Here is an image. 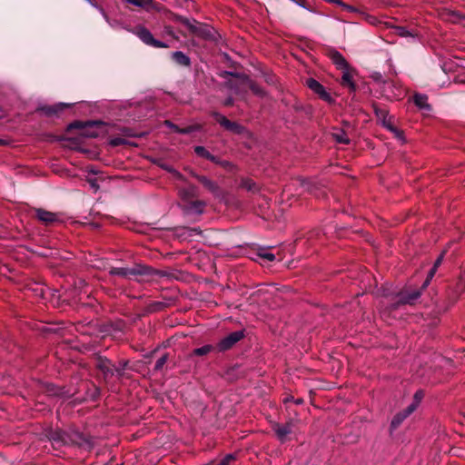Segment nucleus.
Returning <instances> with one entry per match:
<instances>
[{
  "label": "nucleus",
  "instance_id": "nucleus-44",
  "mask_svg": "<svg viewBox=\"0 0 465 465\" xmlns=\"http://www.w3.org/2000/svg\"><path fill=\"white\" fill-rule=\"evenodd\" d=\"M169 35H172L173 37H177L173 33V31H167Z\"/></svg>",
  "mask_w": 465,
  "mask_h": 465
},
{
  "label": "nucleus",
  "instance_id": "nucleus-25",
  "mask_svg": "<svg viewBox=\"0 0 465 465\" xmlns=\"http://www.w3.org/2000/svg\"><path fill=\"white\" fill-rule=\"evenodd\" d=\"M241 186L247 191H255L256 190V184L253 181L246 179L242 181Z\"/></svg>",
  "mask_w": 465,
  "mask_h": 465
},
{
  "label": "nucleus",
  "instance_id": "nucleus-12",
  "mask_svg": "<svg viewBox=\"0 0 465 465\" xmlns=\"http://www.w3.org/2000/svg\"><path fill=\"white\" fill-rule=\"evenodd\" d=\"M275 433L278 438L283 441L286 440V437L292 432V423L288 422L283 425L277 424L274 427Z\"/></svg>",
  "mask_w": 465,
  "mask_h": 465
},
{
  "label": "nucleus",
  "instance_id": "nucleus-37",
  "mask_svg": "<svg viewBox=\"0 0 465 465\" xmlns=\"http://www.w3.org/2000/svg\"><path fill=\"white\" fill-rule=\"evenodd\" d=\"M252 90L254 94H259V95H262L263 94V92L262 91V89L256 85H252Z\"/></svg>",
  "mask_w": 465,
  "mask_h": 465
},
{
  "label": "nucleus",
  "instance_id": "nucleus-7",
  "mask_svg": "<svg viewBox=\"0 0 465 465\" xmlns=\"http://www.w3.org/2000/svg\"><path fill=\"white\" fill-rule=\"evenodd\" d=\"M416 410V404L415 403H411V405H409L407 407L406 410H404L402 412H399L397 413L392 420H391V427L392 429H396L397 427H399L401 422L409 416L411 415L414 411Z\"/></svg>",
  "mask_w": 465,
  "mask_h": 465
},
{
  "label": "nucleus",
  "instance_id": "nucleus-24",
  "mask_svg": "<svg viewBox=\"0 0 465 465\" xmlns=\"http://www.w3.org/2000/svg\"><path fill=\"white\" fill-rule=\"evenodd\" d=\"M257 255L262 259L266 260L268 262H272L275 259V256L273 253L268 252L267 250L262 249L258 252Z\"/></svg>",
  "mask_w": 465,
  "mask_h": 465
},
{
  "label": "nucleus",
  "instance_id": "nucleus-19",
  "mask_svg": "<svg viewBox=\"0 0 465 465\" xmlns=\"http://www.w3.org/2000/svg\"><path fill=\"white\" fill-rule=\"evenodd\" d=\"M173 59L181 65H189L190 59L182 52H174L173 54Z\"/></svg>",
  "mask_w": 465,
  "mask_h": 465
},
{
  "label": "nucleus",
  "instance_id": "nucleus-33",
  "mask_svg": "<svg viewBox=\"0 0 465 465\" xmlns=\"http://www.w3.org/2000/svg\"><path fill=\"white\" fill-rule=\"evenodd\" d=\"M183 24L187 26V29H190V30H193V29H199L197 26H196V21H193V23H191L188 19H183Z\"/></svg>",
  "mask_w": 465,
  "mask_h": 465
},
{
  "label": "nucleus",
  "instance_id": "nucleus-30",
  "mask_svg": "<svg viewBox=\"0 0 465 465\" xmlns=\"http://www.w3.org/2000/svg\"><path fill=\"white\" fill-rule=\"evenodd\" d=\"M166 361H167L166 355H163L162 357H160L155 362L154 370H156V371L161 370L163 367V365L166 363Z\"/></svg>",
  "mask_w": 465,
  "mask_h": 465
},
{
  "label": "nucleus",
  "instance_id": "nucleus-10",
  "mask_svg": "<svg viewBox=\"0 0 465 465\" xmlns=\"http://www.w3.org/2000/svg\"><path fill=\"white\" fill-rule=\"evenodd\" d=\"M328 56L340 69H346L349 65L342 54L334 49L329 50Z\"/></svg>",
  "mask_w": 465,
  "mask_h": 465
},
{
  "label": "nucleus",
  "instance_id": "nucleus-35",
  "mask_svg": "<svg viewBox=\"0 0 465 465\" xmlns=\"http://www.w3.org/2000/svg\"><path fill=\"white\" fill-rule=\"evenodd\" d=\"M90 186L96 192L99 189V185L95 179H88Z\"/></svg>",
  "mask_w": 465,
  "mask_h": 465
},
{
  "label": "nucleus",
  "instance_id": "nucleus-39",
  "mask_svg": "<svg viewBox=\"0 0 465 465\" xmlns=\"http://www.w3.org/2000/svg\"><path fill=\"white\" fill-rule=\"evenodd\" d=\"M376 22H377V19L375 17H370L371 25H377Z\"/></svg>",
  "mask_w": 465,
  "mask_h": 465
},
{
  "label": "nucleus",
  "instance_id": "nucleus-26",
  "mask_svg": "<svg viewBox=\"0 0 465 465\" xmlns=\"http://www.w3.org/2000/svg\"><path fill=\"white\" fill-rule=\"evenodd\" d=\"M180 193L183 197H187V196L193 197L196 195V188L194 186L190 185L188 187V189L181 190Z\"/></svg>",
  "mask_w": 465,
  "mask_h": 465
},
{
  "label": "nucleus",
  "instance_id": "nucleus-3",
  "mask_svg": "<svg viewBox=\"0 0 465 465\" xmlns=\"http://www.w3.org/2000/svg\"><path fill=\"white\" fill-rule=\"evenodd\" d=\"M35 217L45 225H49L60 221V218L57 213L49 212L42 208L35 209Z\"/></svg>",
  "mask_w": 465,
  "mask_h": 465
},
{
  "label": "nucleus",
  "instance_id": "nucleus-9",
  "mask_svg": "<svg viewBox=\"0 0 465 465\" xmlns=\"http://www.w3.org/2000/svg\"><path fill=\"white\" fill-rule=\"evenodd\" d=\"M420 296V291L403 292L399 295L398 304H412Z\"/></svg>",
  "mask_w": 465,
  "mask_h": 465
},
{
  "label": "nucleus",
  "instance_id": "nucleus-34",
  "mask_svg": "<svg viewBox=\"0 0 465 465\" xmlns=\"http://www.w3.org/2000/svg\"><path fill=\"white\" fill-rule=\"evenodd\" d=\"M413 31H407V30H404V31H400V35L401 37H411V38H415L417 37V34H413L412 33Z\"/></svg>",
  "mask_w": 465,
  "mask_h": 465
},
{
  "label": "nucleus",
  "instance_id": "nucleus-15",
  "mask_svg": "<svg viewBox=\"0 0 465 465\" xmlns=\"http://www.w3.org/2000/svg\"><path fill=\"white\" fill-rule=\"evenodd\" d=\"M134 5L145 8L147 10L156 9L157 4L153 0H125Z\"/></svg>",
  "mask_w": 465,
  "mask_h": 465
},
{
  "label": "nucleus",
  "instance_id": "nucleus-2",
  "mask_svg": "<svg viewBox=\"0 0 465 465\" xmlns=\"http://www.w3.org/2000/svg\"><path fill=\"white\" fill-rule=\"evenodd\" d=\"M138 38L143 41L145 45L153 47H168L169 45L165 42L156 40L152 35L151 31H134Z\"/></svg>",
  "mask_w": 465,
  "mask_h": 465
},
{
  "label": "nucleus",
  "instance_id": "nucleus-42",
  "mask_svg": "<svg viewBox=\"0 0 465 465\" xmlns=\"http://www.w3.org/2000/svg\"><path fill=\"white\" fill-rule=\"evenodd\" d=\"M342 6L347 10H353V8L346 4L343 3Z\"/></svg>",
  "mask_w": 465,
  "mask_h": 465
},
{
  "label": "nucleus",
  "instance_id": "nucleus-43",
  "mask_svg": "<svg viewBox=\"0 0 465 465\" xmlns=\"http://www.w3.org/2000/svg\"><path fill=\"white\" fill-rule=\"evenodd\" d=\"M94 124H96V123H95V122H88V123H86V126H89V127H92V126H94Z\"/></svg>",
  "mask_w": 465,
  "mask_h": 465
},
{
  "label": "nucleus",
  "instance_id": "nucleus-8",
  "mask_svg": "<svg viewBox=\"0 0 465 465\" xmlns=\"http://www.w3.org/2000/svg\"><path fill=\"white\" fill-rule=\"evenodd\" d=\"M96 366L104 374V377L113 376L114 371H117L114 365L107 359H98Z\"/></svg>",
  "mask_w": 465,
  "mask_h": 465
},
{
  "label": "nucleus",
  "instance_id": "nucleus-28",
  "mask_svg": "<svg viewBox=\"0 0 465 465\" xmlns=\"http://www.w3.org/2000/svg\"><path fill=\"white\" fill-rule=\"evenodd\" d=\"M228 130L235 134H241L243 131V127L237 123L232 122Z\"/></svg>",
  "mask_w": 465,
  "mask_h": 465
},
{
  "label": "nucleus",
  "instance_id": "nucleus-46",
  "mask_svg": "<svg viewBox=\"0 0 465 465\" xmlns=\"http://www.w3.org/2000/svg\"><path fill=\"white\" fill-rule=\"evenodd\" d=\"M302 401V400H297L296 403H301Z\"/></svg>",
  "mask_w": 465,
  "mask_h": 465
},
{
  "label": "nucleus",
  "instance_id": "nucleus-41",
  "mask_svg": "<svg viewBox=\"0 0 465 465\" xmlns=\"http://www.w3.org/2000/svg\"><path fill=\"white\" fill-rule=\"evenodd\" d=\"M390 29L401 30V29H405V28L403 26H400V25H393V26H391Z\"/></svg>",
  "mask_w": 465,
  "mask_h": 465
},
{
  "label": "nucleus",
  "instance_id": "nucleus-4",
  "mask_svg": "<svg viewBox=\"0 0 465 465\" xmlns=\"http://www.w3.org/2000/svg\"><path fill=\"white\" fill-rule=\"evenodd\" d=\"M150 269L149 268H143V269H129V268H124V267H114L110 270V273L112 275H119L124 278H128L131 275H136V274H146L149 273Z\"/></svg>",
  "mask_w": 465,
  "mask_h": 465
},
{
  "label": "nucleus",
  "instance_id": "nucleus-45",
  "mask_svg": "<svg viewBox=\"0 0 465 465\" xmlns=\"http://www.w3.org/2000/svg\"><path fill=\"white\" fill-rule=\"evenodd\" d=\"M231 104H232V101L230 99L225 102L226 105Z\"/></svg>",
  "mask_w": 465,
  "mask_h": 465
},
{
  "label": "nucleus",
  "instance_id": "nucleus-32",
  "mask_svg": "<svg viewBox=\"0 0 465 465\" xmlns=\"http://www.w3.org/2000/svg\"><path fill=\"white\" fill-rule=\"evenodd\" d=\"M233 460L234 456L232 454H228L216 465H229L230 462Z\"/></svg>",
  "mask_w": 465,
  "mask_h": 465
},
{
  "label": "nucleus",
  "instance_id": "nucleus-17",
  "mask_svg": "<svg viewBox=\"0 0 465 465\" xmlns=\"http://www.w3.org/2000/svg\"><path fill=\"white\" fill-rule=\"evenodd\" d=\"M414 103L420 109L430 110V105L427 103V96L424 94H417L414 95Z\"/></svg>",
  "mask_w": 465,
  "mask_h": 465
},
{
  "label": "nucleus",
  "instance_id": "nucleus-21",
  "mask_svg": "<svg viewBox=\"0 0 465 465\" xmlns=\"http://www.w3.org/2000/svg\"><path fill=\"white\" fill-rule=\"evenodd\" d=\"M213 350H214V347L213 345L208 344V345H204L203 347L194 349L193 353V355H196V356H203V355L210 353Z\"/></svg>",
  "mask_w": 465,
  "mask_h": 465
},
{
  "label": "nucleus",
  "instance_id": "nucleus-29",
  "mask_svg": "<svg viewBox=\"0 0 465 465\" xmlns=\"http://www.w3.org/2000/svg\"><path fill=\"white\" fill-rule=\"evenodd\" d=\"M193 33H196L198 36L203 38H212L213 40L216 41V38L213 35H211L212 31H192Z\"/></svg>",
  "mask_w": 465,
  "mask_h": 465
},
{
  "label": "nucleus",
  "instance_id": "nucleus-20",
  "mask_svg": "<svg viewBox=\"0 0 465 465\" xmlns=\"http://www.w3.org/2000/svg\"><path fill=\"white\" fill-rule=\"evenodd\" d=\"M332 137L339 143L347 144L350 143V139L343 130H338L332 133Z\"/></svg>",
  "mask_w": 465,
  "mask_h": 465
},
{
  "label": "nucleus",
  "instance_id": "nucleus-11",
  "mask_svg": "<svg viewBox=\"0 0 465 465\" xmlns=\"http://www.w3.org/2000/svg\"><path fill=\"white\" fill-rule=\"evenodd\" d=\"M204 205L202 201H190L184 204V210L189 214H201L203 212Z\"/></svg>",
  "mask_w": 465,
  "mask_h": 465
},
{
  "label": "nucleus",
  "instance_id": "nucleus-31",
  "mask_svg": "<svg viewBox=\"0 0 465 465\" xmlns=\"http://www.w3.org/2000/svg\"><path fill=\"white\" fill-rule=\"evenodd\" d=\"M163 168L165 170H167L168 172L172 173L176 179L181 180V181L184 180L183 174H181L179 172H177L173 168H172L170 166H163Z\"/></svg>",
  "mask_w": 465,
  "mask_h": 465
},
{
  "label": "nucleus",
  "instance_id": "nucleus-1",
  "mask_svg": "<svg viewBox=\"0 0 465 465\" xmlns=\"http://www.w3.org/2000/svg\"><path fill=\"white\" fill-rule=\"evenodd\" d=\"M244 334L242 331H237L231 332L226 337L222 339L218 344L217 349L219 351H225L231 349L236 342L243 338Z\"/></svg>",
  "mask_w": 465,
  "mask_h": 465
},
{
  "label": "nucleus",
  "instance_id": "nucleus-27",
  "mask_svg": "<svg viewBox=\"0 0 465 465\" xmlns=\"http://www.w3.org/2000/svg\"><path fill=\"white\" fill-rule=\"evenodd\" d=\"M443 255H444V253H441L440 255V257L435 261L433 267L430 269V271L429 272V279H431L433 277V275L435 274L438 266H440L442 262Z\"/></svg>",
  "mask_w": 465,
  "mask_h": 465
},
{
  "label": "nucleus",
  "instance_id": "nucleus-40",
  "mask_svg": "<svg viewBox=\"0 0 465 465\" xmlns=\"http://www.w3.org/2000/svg\"><path fill=\"white\" fill-rule=\"evenodd\" d=\"M331 3H335L342 6L343 3L341 0H329Z\"/></svg>",
  "mask_w": 465,
  "mask_h": 465
},
{
  "label": "nucleus",
  "instance_id": "nucleus-47",
  "mask_svg": "<svg viewBox=\"0 0 465 465\" xmlns=\"http://www.w3.org/2000/svg\"><path fill=\"white\" fill-rule=\"evenodd\" d=\"M88 2L92 3V0H87Z\"/></svg>",
  "mask_w": 465,
  "mask_h": 465
},
{
  "label": "nucleus",
  "instance_id": "nucleus-36",
  "mask_svg": "<svg viewBox=\"0 0 465 465\" xmlns=\"http://www.w3.org/2000/svg\"><path fill=\"white\" fill-rule=\"evenodd\" d=\"M422 398V392L421 391H417L414 395V402L416 404V407L418 406L419 402L420 401Z\"/></svg>",
  "mask_w": 465,
  "mask_h": 465
},
{
  "label": "nucleus",
  "instance_id": "nucleus-23",
  "mask_svg": "<svg viewBox=\"0 0 465 465\" xmlns=\"http://www.w3.org/2000/svg\"><path fill=\"white\" fill-rule=\"evenodd\" d=\"M214 119L217 123H219L223 128L226 130L229 129V126L231 125V121L228 120L225 116H223L221 114L215 113L213 114Z\"/></svg>",
  "mask_w": 465,
  "mask_h": 465
},
{
  "label": "nucleus",
  "instance_id": "nucleus-16",
  "mask_svg": "<svg viewBox=\"0 0 465 465\" xmlns=\"http://www.w3.org/2000/svg\"><path fill=\"white\" fill-rule=\"evenodd\" d=\"M342 77H341V84L349 87L350 89H354V84L352 82V76L349 71V66L346 69H342Z\"/></svg>",
  "mask_w": 465,
  "mask_h": 465
},
{
  "label": "nucleus",
  "instance_id": "nucleus-22",
  "mask_svg": "<svg viewBox=\"0 0 465 465\" xmlns=\"http://www.w3.org/2000/svg\"><path fill=\"white\" fill-rule=\"evenodd\" d=\"M165 124L168 125L169 127L173 128L176 133H180V134H190L195 130V128L193 126H189L186 128H180L169 121H165Z\"/></svg>",
  "mask_w": 465,
  "mask_h": 465
},
{
  "label": "nucleus",
  "instance_id": "nucleus-13",
  "mask_svg": "<svg viewBox=\"0 0 465 465\" xmlns=\"http://www.w3.org/2000/svg\"><path fill=\"white\" fill-rule=\"evenodd\" d=\"M190 173L192 174V176L195 177L207 190H209L213 193H217L218 186L214 182L211 181L206 176L197 175L192 171L190 172Z\"/></svg>",
  "mask_w": 465,
  "mask_h": 465
},
{
  "label": "nucleus",
  "instance_id": "nucleus-6",
  "mask_svg": "<svg viewBox=\"0 0 465 465\" xmlns=\"http://www.w3.org/2000/svg\"><path fill=\"white\" fill-rule=\"evenodd\" d=\"M375 114L387 129L394 133L397 137H401V133L392 125V124L391 123V119H387L388 113L385 109L375 108Z\"/></svg>",
  "mask_w": 465,
  "mask_h": 465
},
{
  "label": "nucleus",
  "instance_id": "nucleus-5",
  "mask_svg": "<svg viewBox=\"0 0 465 465\" xmlns=\"http://www.w3.org/2000/svg\"><path fill=\"white\" fill-rule=\"evenodd\" d=\"M307 86L313 91L315 94H317L322 100L326 102H331V97L330 94L325 90L324 86L321 84L318 81L315 79L310 78L307 80Z\"/></svg>",
  "mask_w": 465,
  "mask_h": 465
},
{
  "label": "nucleus",
  "instance_id": "nucleus-14",
  "mask_svg": "<svg viewBox=\"0 0 465 465\" xmlns=\"http://www.w3.org/2000/svg\"><path fill=\"white\" fill-rule=\"evenodd\" d=\"M71 104L59 103L54 105L44 106L41 110L47 115L57 114L62 112L64 109L70 107Z\"/></svg>",
  "mask_w": 465,
  "mask_h": 465
},
{
  "label": "nucleus",
  "instance_id": "nucleus-38",
  "mask_svg": "<svg viewBox=\"0 0 465 465\" xmlns=\"http://www.w3.org/2000/svg\"><path fill=\"white\" fill-rule=\"evenodd\" d=\"M84 134L85 135H87V136H91V137H94V136H96V135H97L95 133H94V132H88V131H85Z\"/></svg>",
  "mask_w": 465,
  "mask_h": 465
},
{
  "label": "nucleus",
  "instance_id": "nucleus-18",
  "mask_svg": "<svg viewBox=\"0 0 465 465\" xmlns=\"http://www.w3.org/2000/svg\"><path fill=\"white\" fill-rule=\"evenodd\" d=\"M194 152L201 157L206 158L212 162H217V158L211 154L203 146H196Z\"/></svg>",
  "mask_w": 465,
  "mask_h": 465
}]
</instances>
